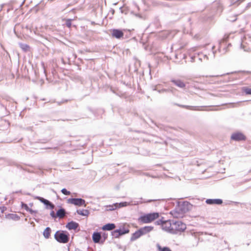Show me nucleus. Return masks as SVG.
Instances as JSON below:
<instances>
[{
	"mask_svg": "<svg viewBox=\"0 0 251 251\" xmlns=\"http://www.w3.org/2000/svg\"><path fill=\"white\" fill-rule=\"evenodd\" d=\"M193 206L194 205L188 201H176L175 208L171 211L169 214L174 218H183L186 217V213L191 210Z\"/></svg>",
	"mask_w": 251,
	"mask_h": 251,
	"instance_id": "nucleus-1",
	"label": "nucleus"
},
{
	"mask_svg": "<svg viewBox=\"0 0 251 251\" xmlns=\"http://www.w3.org/2000/svg\"><path fill=\"white\" fill-rule=\"evenodd\" d=\"M54 208L55 212L53 210L50 211V217L54 220H55L56 218H58L60 220V219L63 217H67L69 215V213L66 211V209L61 205H57Z\"/></svg>",
	"mask_w": 251,
	"mask_h": 251,
	"instance_id": "nucleus-2",
	"label": "nucleus"
},
{
	"mask_svg": "<svg viewBox=\"0 0 251 251\" xmlns=\"http://www.w3.org/2000/svg\"><path fill=\"white\" fill-rule=\"evenodd\" d=\"M160 213L158 212H152L150 213L140 212V216L137 220H164V217H161Z\"/></svg>",
	"mask_w": 251,
	"mask_h": 251,
	"instance_id": "nucleus-3",
	"label": "nucleus"
},
{
	"mask_svg": "<svg viewBox=\"0 0 251 251\" xmlns=\"http://www.w3.org/2000/svg\"><path fill=\"white\" fill-rule=\"evenodd\" d=\"M175 105L178 106L180 107L184 108L190 110H195V111H214L216 110V109L209 108L210 107H214V106L210 105V106H190L187 105H183L179 104L177 103H175Z\"/></svg>",
	"mask_w": 251,
	"mask_h": 251,
	"instance_id": "nucleus-4",
	"label": "nucleus"
},
{
	"mask_svg": "<svg viewBox=\"0 0 251 251\" xmlns=\"http://www.w3.org/2000/svg\"><path fill=\"white\" fill-rule=\"evenodd\" d=\"M126 28H112L110 30L111 36L114 38L120 40L123 39Z\"/></svg>",
	"mask_w": 251,
	"mask_h": 251,
	"instance_id": "nucleus-5",
	"label": "nucleus"
},
{
	"mask_svg": "<svg viewBox=\"0 0 251 251\" xmlns=\"http://www.w3.org/2000/svg\"><path fill=\"white\" fill-rule=\"evenodd\" d=\"M67 203L77 206H86L85 200L80 198H70L67 200Z\"/></svg>",
	"mask_w": 251,
	"mask_h": 251,
	"instance_id": "nucleus-6",
	"label": "nucleus"
},
{
	"mask_svg": "<svg viewBox=\"0 0 251 251\" xmlns=\"http://www.w3.org/2000/svg\"><path fill=\"white\" fill-rule=\"evenodd\" d=\"M54 237L55 239L60 243H66L69 241V235L64 233L63 231H57Z\"/></svg>",
	"mask_w": 251,
	"mask_h": 251,
	"instance_id": "nucleus-7",
	"label": "nucleus"
},
{
	"mask_svg": "<svg viewBox=\"0 0 251 251\" xmlns=\"http://www.w3.org/2000/svg\"><path fill=\"white\" fill-rule=\"evenodd\" d=\"M143 202L141 201H138L135 200H132L129 201H122L120 202H115V205L116 207V209H119L120 208L126 207L127 206L130 205H137L139 203H141Z\"/></svg>",
	"mask_w": 251,
	"mask_h": 251,
	"instance_id": "nucleus-8",
	"label": "nucleus"
},
{
	"mask_svg": "<svg viewBox=\"0 0 251 251\" xmlns=\"http://www.w3.org/2000/svg\"><path fill=\"white\" fill-rule=\"evenodd\" d=\"M173 222L175 221H159L158 224L161 225L163 229L173 233Z\"/></svg>",
	"mask_w": 251,
	"mask_h": 251,
	"instance_id": "nucleus-9",
	"label": "nucleus"
},
{
	"mask_svg": "<svg viewBox=\"0 0 251 251\" xmlns=\"http://www.w3.org/2000/svg\"><path fill=\"white\" fill-rule=\"evenodd\" d=\"M173 233H176L177 231H183L186 228V224L183 223L182 221H175L173 222Z\"/></svg>",
	"mask_w": 251,
	"mask_h": 251,
	"instance_id": "nucleus-10",
	"label": "nucleus"
},
{
	"mask_svg": "<svg viewBox=\"0 0 251 251\" xmlns=\"http://www.w3.org/2000/svg\"><path fill=\"white\" fill-rule=\"evenodd\" d=\"M129 232V226L124 225L119 229L115 230L113 232V235L115 238H119L120 236Z\"/></svg>",
	"mask_w": 251,
	"mask_h": 251,
	"instance_id": "nucleus-11",
	"label": "nucleus"
},
{
	"mask_svg": "<svg viewBox=\"0 0 251 251\" xmlns=\"http://www.w3.org/2000/svg\"><path fill=\"white\" fill-rule=\"evenodd\" d=\"M35 198L44 204L46 209H50L51 211L54 209L55 205L50 201L40 196H36Z\"/></svg>",
	"mask_w": 251,
	"mask_h": 251,
	"instance_id": "nucleus-12",
	"label": "nucleus"
},
{
	"mask_svg": "<svg viewBox=\"0 0 251 251\" xmlns=\"http://www.w3.org/2000/svg\"><path fill=\"white\" fill-rule=\"evenodd\" d=\"M246 139V136L240 131L233 132L230 136L231 140L236 142L245 141Z\"/></svg>",
	"mask_w": 251,
	"mask_h": 251,
	"instance_id": "nucleus-13",
	"label": "nucleus"
},
{
	"mask_svg": "<svg viewBox=\"0 0 251 251\" xmlns=\"http://www.w3.org/2000/svg\"><path fill=\"white\" fill-rule=\"evenodd\" d=\"M228 49L226 41L223 39L219 42L218 50L221 54L226 53L228 51Z\"/></svg>",
	"mask_w": 251,
	"mask_h": 251,
	"instance_id": "nucleus-14",
	"label": "nucleus"
},
{
	"mask_svg": "<svg viewBox=\"0 0 251 251\" xmlns=\"http://www.w3.org/2000/svg\"><path fill=\"white\" fill-rule=\"evenodd\" d=\"M170 81L172 82L175 85L179 88H184L186 86L185 83L180 79L177 78H171Z\"/></svg>",
	"mask_w": 251,
	"mask_h": 251,
	"instance_id": "nucleus-15",
	"label": "nucleus"
},
{
	"mask_svg": "<svg viewBox=\"0 0 251 251\" xmlns=\"http://www.w3.org/2000/svg\"><path fill=\"white\" fill-rule=\"evenodd\" d=\"M223 201L221 199H207L205 203L209 205H221Z\"/></svg>",
	"mask_w": 251,
	"mask_h": 251,
	"instance_id": "nucleus-16",
	"label": "nucleus"
},
{
	"mask_svg": "<svg viewBox=\"0 0 251 251\" xmlns=\"http://www.w3.org/2000/svg\"><path fill=\"white\" fill-rule=\"evenodd\" d=\"M4 218L8 220H20V216L17 214L10 213L7 211L5 215H4Z\"/></svg>",
	"mask_w": 251,
	"mask_h": 251,
	"instance_id": "nucleus-17",
	"label": "nucleus"
},
{
	"mask_svg": "<svg viewBox=\"0 0 251 251\" xmlns=\"http://www.w3.org/2000/svg\"><path fill=\"white\" fill-rule=\"evenodd\" d=\"M101 238V236L100 232H95L92 235V239L95 243H99Z\"/></svg>",
	"mask_w": 251,
	"mask_h": 251,
	"instance_id": "nucleus-18",
	"label": "nucleus"
},
{
	"mask_svg": "<svg viewBox=\"0 0 251 251\" xmlns=\"http://www.w3.org/2000/svg\"><path fill=\"white\" fill-rule=\"evenodd\" d=\"M19 46L25 52H27L30 51V47L26 44L19 43Z\"/></svg>",
	"mask_w": 251,
	"mask_h": 251,
	"instance_id": "nucleus-19",
	"label": "nucleus"
},
{
	"mask_svg": "<svg viewBox=\"0 0 251 251\" xmlns=\"http://www.w3.org/2000/svg\"><path fill=\"white\" fill-rule=\"evenodd\" d=\"M76 212L78 215L82 216H87L90 214V212L88 209H78Z\"/></svg>",
	"mask_w": 251,
	"mask_h": 251,
	"instance_id": "nucleus-20",
	"label": "nucleus"
},
{
	"mask_svg": "<svg viewBox=\"0 0 251 251\" xmlns=\"http://www.w3.org/2000/svg\"><path fill=\"white\" fill-rule=\"evenodd\" d=\"M116 226L114 224L108 223L107 224L101 227L103 230H111L115 228Z\"/></svg>",
	"mask_w": 251,
	"mask_h": 251,
	"instance_id": "nucleus-21",
	"label": "nucleus"
},
{
	"mask_svg": "<svg viewBox=\"0 0 251 251\" xmlns=\"http://www.w3.org/2000/svg\"><path fill=\"white\" fill-rule=\"evenodd\" d=\"M142 233L141 232V230L139 229L138 231H136L135 233L132 234L131 237V241H135L138 238H139L140 236L142 235Z\"/></svg>",
	"mask_w": 251,
	"mask_h": 251,
	"instance_id": "nucleus-22",
	"label": "nucleus"
},
{
	"mask_svg": "<svg viewBox=\"0 0 251 251\" xmlns=\"http://www.w3.org/2000/svg\"><path fill=\"white\" fill-rule=\"evenodd\" d=\"M78 226V225L77 223L74 222L73 221H72V222L69 223L66 225V227L67 228H68L70 230L75 229Z\"/></svg>",
	"mask_w": 251,
	"mask_h": 251,
	"instance_id": "nucleus-23",
	"label": "nucleus"
},
{
	"mask_svg": "<svg viewBox=\"0 0 251 251\" xmlns=\"http://www.w3.org/2000/svg\"><path fill=\"white\" fill-rule=\"evenodd\" d=\"M7 210L6 207L2 206L0 207V218L1 219L4 218V215L6 214Z\"/></svg>",
	"mask_w": 251,
	"mask_h": 251,
	"instance_id": "nucleus-24",
	"label": "nucleus"
},
{
	"mask_svg": "<svg viewBox=\"0 0 251 251\" xmlns=\"http://www.w3.org/2000/svg\"><path fill=\"white\" fill-rule=\"evenodd\" d=\"M104 207H105V211H113V210H115L117 209L115 203H114L112 204L105 205L104 206Z\"/></svg>",
	"mask_w": 251,
	"mask_h": 251,
	"instance_id": "nucleus-25",
	"label": "nucleus"
},
{
	"mask_svg": "<svg viewBox=\"0 0 251 251\" xmlns=\"http://www.w3.org/2000/svg\"><path fill=\"white\" fill-rule=\"evenodd\" d=\"M152 227L151 226H145L143 228H140V230H141V232L142 233V234L143 235L150 232L152 230Z\"/></svg>",
	"mask_w": 251,
	"mask_h": 251,
	"instance_id": "nucleus-26",
	"label": "nucleus"
},
{
	"mask_svg": "<svg viewBox=\"0 0 251 251\" xmlns=\"http://www.w3.org/2000/svg\"><path fill=\"white\" fill-rule=\"evenodd\" d=\"M132 30H134V29H126V31L125 32V35H124V38H125V39L129 38L132 36L131 31Z\"/></svg>",
	"mask_w": 251,
	"mask_h": 251,
	"instance_id": "nucleus-27",
	"label": "nucleus"
},
{
	"mask_svg": "<svg viewBox=\"0 0 251 251\" xmlns=\"http://www.w3.org/2000/svg\"><path fill=\"white\" fill-rule=\"evenodd\" d=\"M242 91L247 95H251V88L244 86L242 88Z\"/></svg>",
	"mask_w": 251,
	"mask_h": 251,
	"instance_id": "nucleus-28",
	"label": "nucleus"
},
{
	"mask_svg": "<svg viewBox=\"0 0 251 251\" xmlns=\"http://www.w3.org/2000/svg\"><path fill=\"white\" fill-rule=\"evenodd\" d=\"M158 251H172L170 248L167 247H161L159 244L156 245Z\"/></svg>",
	"mask_w": 251,
	"mask_h": 251,
	"instance_id": "nucleus-29",
	"label": "nucleus"
},
{
	"mask_svg": "<svg viewBox=\"0 0 251 251\" xmlns=\"http://www.w3.org/2000/svg\"><path fill=\"white\" fill-rule=\"evenodd\" d=\"M50 231L51 230L49 227H47L45 229L43 232V234L45 238H48L50 236Z\"/></svg>",
	"mask_w": 251,
	"mask_h": 251,
	"instance_id": "nucleus-30",
	"label": "nucleus"
},
{
	"mask_svg": "<svg viewBox=\"0 0 251 251\" xmlns=\"http://www.w3.org/2000/svg\"><path fill=\"white\" fill-rule=\"evenodd\" d=\"M24 3V1H23V2L22 3L20 4V5L19 6V8H16L15 10V13H16L17 14H24V12H23V11L22 10V5Z\"/></svg>",
	"mask_w": 251,
	"mask_h": 251,
	"instance_id": "nucleus-31",
	"label": "nucleus"
},
{
	"mask_svg": "<svg viewBox=\"0 0 251 251\" xmlns=\"http://www.w3.org/2000/svg\"><path fill=\"white\" fill-rule=\"evenodd\" d=\"M237 15H233L229 16L227 18V20L231 22H234L237 20Z\"/></svg>",
	"mask_w": 251,
	"mask_h": 251,
	"instance_id": "nucleus-32",
	"label": "nucleus"
},
{
	"mask_svg": "<svg viewBox=\"0 0 251 251\" xmlns=\"http://www.w3.org/2000/svg\"><path fill=\"white\" fill-rule=\"evenodd\" d=\"M72 21H73V19H67L66 20V22H65V25L66 26L70 28L72 26Z\"/></svg>",
	"mask_w": 251,
	"mask_h": 251,
	"instance_id": "nucleus-33",
	"label": "nucleus"
},
{
	"mask_svg": "<svg viewBox=\"0 0 251 251\" xmlns=\"http://www.w3.org/2000/svg\"><path fill=\"white\" fill-rule=\"evenodd\" d=\"M65 142L62 140H58L56 145L57 146L53 148V149L58 150V146H62L64 145Z\"/></svg>",
	"mask_w": 251,
	"mask_h": 251,
	"instance_id": "nucleus-34",
	"label": "nucleus"
},
{
	"mask_svg": "<svg viewBox=\"0 0 251 251\" xmlns=\"http://www.w3.org/2000/svg\"><path fill=\"white\" fill-rule=\"evenodd\" d=\"M21 206L23 208L25 209L26 211L29 210V209L30 208L26 203H25L24 202H21Z\"/></svg>",
	"mask_w": 251,
	"mask_h": 251,
	"instance_id": "nucleus-35",
	"label": "nucleus"
},
{
	"mask_svg": "<svg viewBox=\"0 0 251 251\" xmlns=\"http://www.w3.org/2000/svg\"><path fill=\"white\" fill-rule=\"evenodd\" d=\"M61 193L64 195L67 196L71 194V192L67 190L66 188H64L61 190Z\"/></svg>",
	"mask_w": 251,
	"mask_h": 251,
	"instance_id": "nucleus-36",
	"label": "nucleus"
},
{
	"mask_svg": "<svg viewBox=\"0 0 251 251\" xmlns=\"http://www.w3.org/2000/svg\"><path fill=\"white\" fill-rule=\"evenodd\" d=\"M169 90H168L167 89H165V88H163V89H158L157 90V92L161 94V93H165V92H166L167 91H168Z\"/></svg>",
	"mask_w": 251,
	"mask_h": 251,
	"instance_id": "nucleus-37",
	"label": "nucleus"
},
{
	"mask_svg": "<svg viewBox=\"0 0 251 251\" xmlns=\"http://www.w3.org/2000/svg\"><path fill=\"white\" fill-rule=\"evenodd\" d=\"M131 13L134 14L136 17H138L139 19H143V16L141 14L139 13H134L133 11H131Z\"/></svg>",
	"mask_w": 251,
	"mask_h": 251,
	"instance_id": "nucleus-38",
	"label": "nucleus"
},
{
	"mask_svg": "<svg viewBox=\"0 0 251 251\" xmlns=\"http://www.w3.org/2000/svg\"><path fill=\"white\" fill-rule=\"evenodd\" d=\"M27 212H28L30 214L33 215L37 213L38 211L37 210H34L32 209L31 208H30L29 210L27 211Z\"/></svg>",
	"mask_w": 251,
	"mask_h": 251,
	"instance_id": "nucleus-39",
	"label": "nucleus"
},
{
	"mask_svg": "<svg viewBox=\"0 0 251 251\" xmlns=\"http://www.w3.org/2000/svg\"><path fill=\"white\" fill-rule=\"evenodd\" d=\"M215 48V46H213L212 47V55H213V58H214L215 57V53L216 52V50H214V49Z\"/></svg>",
	"mask_w": 251,
	"mask_h": 251,
	"instance_id": "nucleus-40",
	"label": "nucleus"
},
{
	"mask_svg": "<svg viewBox=\"0 0 251 251\" xmlns=\"http://www.w3.org/2000/svg\"><path fill=\"white\" fill-rule=\"evenodd\" d=\"M168 90H169L167 92V93H174V92L176 90L175 88L172 87L169 89H167Z\"/></svg>",
	"mask_w": 251,
	"mask_h": 251,
	"instance_id": "nucleus-41",
	"label": "nucleus"
},
{
	"mask_svg": "<svg viewBox=\"0 0 251 251\" xmlns=\"http://www.w3.org/2000/svg\"><path fill=\"white\" fill-rule=\"evenodd\" d=\"M38 5H39V4H37L35 5V6L34 7H33V10H34L36 12H37L38 10H39V9H38Z\"/></svg>",
	"mask_w": 251,
	"mask_h": 251,
	"instance_id": "nucleus-42",
	"label": "nucleus"
},
{
	"mask_svg": "<svg viewBox=\"0 0 251 251\" xmlns=\"http://www.w3.org/2000/svg\"><path fill=\"white\" fill-rule=\"evenodd\" d=\"M12 10H13V6L12 5H10V7L8 8H7V9L6 10V11L7 13H8Z\"/></svg>",
	"mask_w": 251,
	"mask_h": 251,
	"instance_id": "nucleus-43",
	"label": "nucleus"
},
{
	"mask_svg": "<svg viewBox=\"0 0 251 251\" xmlns=\"http://www.w3.org/2000/svg\"><path fill=\"white\" fill-rule=\"evenodd\" d=\"M196 56L195 55H192L190 57V59H191V62H195V58H196Z\"/></svg>",
	"mask_w": 251,
	"mask_h": 251,
	"instance_id": "nucleus-44",
	"label": "nucleus"
},
{
	"mask_svg": "<svg viewBox=\"0 0 251 251\" xmlns=\"http://www.w3.org/2000/svg\"><path fill=\"white\" fill-rule=\"evenodd\" d=\"M152 89L153 91H157L158 86L157 85L152 86Z\"/></svg>",
	"mask_w": 251,
	"mask_h": 251,
	"instance_id": "nucleus-45",
	"label": "nucleus"
},
{
	"mask_svg": "<svg viewBox=\"0 0 251 251\" xmlns=\"http://www.w3.org/2000/svg\"><path fill=\"white\" fill-rule=\"evenodd\" d=\"M245 0H237L236 2V3H237V5L240 4L241 3L243 2Z\"/></svg>",
	"mask_w": 251,
	"mask_h": 251,
	"instance_id": "nucleus-46",
	"label": "nucleus"
},
{
	"mask_svg": "<svg viewBox=\"0 0 251 251\" xmlns=\"http://www.w3.org/2000/svg\"><path fill=\"white\" fill-rule=\"evenodd\" d=\"M133 4L137 8V9L139 10L140 8L139 6L137 5V4L134 1L133 2Z\"/></svg>",
	"mask_w": 251,
	"mask_h": 251,
	"instance_id": "nucleus-47",
	"label": "nucleus"
},
{
	"mask_svg": "<svg viewBox=\"0 0 251 251\" xmlns=\"http://www.w3.org/2000/svg\"><path fill=\"white\" fill-rule=\"evenodd\" d=\"M111 91L114 94H115L116 95L118 96H120L119 95V94H118V93H117L114 90H113L112 88L110 89Z\"/></svg>",
	"mask_w": 251,
	"mask_h": 251,
	"instance_id": "nucleus-48",
	"label": "nucleus"
},
{
	"mask_svg": "<svg viewBox=\"0 0 251 251\" xmlns=\"http://www.w3.org/2000/svg\"><path fill=\"white\" fill-rule=\"evenodd\" d=\"M233 73H234V72L227 73L226 74H223V75H221L220 76H224V75H228L229 74H233Z\"/></svg>",
	"mask_w": 251,
	"mask_h": 251,
	"instance_id": "nucleus-49",
	"label": "nucleus"
},
{
	"mask_svg": "<svg viewBox=\"0 0 251 251\" xmlns=\"http://www.w3.org/2000/svg\"><path fill=\"white\" fill-rule=\"evenodd\" d=\"M251 2H249V3L247 4V6H246V9L249 8L251 6Z\"/></svg>",
	"mask_w": 251,
	"mask_h": 251,
	"instance_id": "nucleus-50",
	"label": "nucleus"
},
{
	"mask_svg": "<svg viewBox=\"0 0 251 251\" xmlns=\"http://www.w3.org/2000/svg\"><path fill=\"white\" fill-rule=\"evenodd\" d=\"M203 58L205 59L206 60H208L209 59L208 57L206 54L203 55Z\"/></svg>",
	"mask_w": 251,
	"mask_h": 251,
	"instance_id": "nucleus-51",
	"label": "nucleus"
},
{
	"mask_svg": "<svg viewBox=\"0 0 251 251\" xmlns=\"http://www.w3.org/2000/svg\"><path fill=\"white\" fill-rule=\"evenodd\" d=\"M5 5V4L4 3H3V4H1L0 5V7H1V8L0 9V12L2 11V8L3 7V6Z\"/></svg>",
	"mask_w": 251,
	"mask_h": 251,
	"instance_id": "nucleus-52",
	"label": "nucleus"
},
{
	"mask_svg": "<svg viewBox=\"0 0 251 251\" xmlns=\"http://www.w3.org/2000/svg\"><path fill=\"white\" fill-rule=\"evenodd\" d=\"M156 201V200H148L147 201H146V202H150L151 201ZM144 202H145V201Z\"/></svg>",
	"mask_w": 251,
	"mask_h": 251,
	"instance_id": "nucleus-53",
	"label": "nucleus"
},
{
	"mask_svg": "<svg viewBox=\"0 0 251 251\" xmlns=\"http://www.w3.org/2000/svg\"><path fill=\"white\" fill-rule=\"evenodd\" d=\"M86 144V143H81V144H79V145L80 146V147H83L84 146H85V145Z\"/></svg>",
	"mask_w": 251,
	"mask_h": 251,
	"instance_id": "nucleus-54",
	"label": "nucleus"
},
{
	"mask_svg": "<svg viewBox=\"0 0 251 251\" xmlns=\"http://www.w3.org/2000/svg\"><path fill=\"white\" fill-rule=\"evenodd\" d=\"M22 191L21 190H20L19 191H16L14 192H13L14 193H22Z\"/></svg>",
	"mask_w": 251,
	"mask_h": 251,
	"instance_id": "nucleus-55",
	"label": "nucleus"
},
{
	"mask_svg": "<svg viewBox=\"0 0 251 251\" xmlns=\"http://www.w3.org/2000/svg\"><path fill=\"white\" fill-rule=\"evenodd\" d=\"M226 46L227 47V48L228 49L229 47H231V43H228V44H226Z\"/></svg>",
	"mask_w": 251,
	"mask_h": 251,
	"instance_id": "nucleus-56",
	"label": "nucleus"
},
{
	"mask_svg": "<svg viewBox=\"0 0 251 251\" xmlns=\"http://www.w3.org/2000/svg\"><path fill=\"white\" fill-rule=\"evenodd\" d=\"M189 216L192 218H196L197 217V215H189Z\"/></svg>",
	"mask_w": 251,
	"mask_h": 251,
	"instance_id": "nucleus-57",
	"label": "nucleus"
},
{
	"mask_svg": "<svg viewBox=\"0 0 251 251\" xmlns=\"http://www.w3.org/2000/svg\"><path fill=\"white\" fill-rule=\"evenodd\" d=\"M24 194L26 195H28V196H30V193H24Z\"/></svg>",
	"mask_w": 251,
	"mask_h": 251,
	"instance_id": "nucleus-58",
	"label": "nucleus"
},
{
	"mask_svg": "<svg viewBox=\"0 0 251 251\" xmlns=\"http://www.w3.org/2000/svg\"><path fill=\"white\" fill-rule=\"evenodd\" d=\"M51 191H52L53 193H55V194H56V192L54 189H51Z\"/></svg>",
	"mask_w": 251,
	"mask_h": 251,
	"instance_id": "nucleus-59",
	"label": "nucleus"
},
{
	"mask_svg": "<svg viewBox=\"0 0 251 251\" xmlns=\"http://www.w3.org/2000/svg\"><path fill=\"white\" fill-rule=\"evenodd\" d=\"M144 221L145 223H147L150 222L151 221L148 220V221Z\"/></svg>",
	"mask_w": 251,
	"mask_h": 251,
	"instance_id": "nucleus-60",
	"label": "nucleus"
},
{
	"mask_svg": "<svg viewBox=\"0 0 251 251\" xmlns=\"http://www.w3.org/2000/svg\"><path fill=\"white\" fill-rule=\"evenodd\" d=\"M120 9L121 10V12H122V13H123V12H123V11L122 10V7H121L120 8Z\"/></svg>",
	"mask_w": 251,
	"mask_h": 251,
	"instance_id": "nucleus-61",
	"label": "nucleus"
},
{
	"mask_svg": "<svg viewBox=\"0 0 251 251\" xmlns=\"http://www.w3.org/2000/svg\"><path fill=\"white\" fill-rule=\"evenodd\" d=\"M199 60L201 61H202V58L201 57H199Z\"/></svg>",
	"mask_w": 251,
	"mask_h": 251,
	"instance_id": "nucleus-62",
	"label": "nucleus"
},
{
	"mask_svg": "<svg viewBox=\"0 0 251 251\" xmlns=\"http://www.w3.org/2000/svg\"><path fill=\"white\" fill-rule=\"evenodd\" d=\"M235 204H239V202H233Z\"/></svg>",
	"mask_w": 251,
	"mask_h": 251,
	"instance_id": "nucleus-63",
	"label": "nucleus"
},
{
	"mask_svg": "<svg viewBox=\"0 0 251 251\" xmlns=\"http://www.w3.org/2000/svg\"><path fill=\"white\" fill-rule=\"evenodd\" d=\"M30 205L31 206H33V203H30Z\"/></svg>",
	"mask_w": 251,
	"mask_h": 251,
	"instance_id": "nucleus-64",
	"label": "nucleus"
}]
</instances>
